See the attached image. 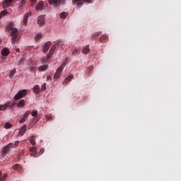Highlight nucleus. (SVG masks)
I'll return each mask as SVG.
<instances>
[{"label":"nucleus","mask_w":181,"mask_h":181,"mask_svg":"<svg viewBox=\"0 0 181 181\" xmlns=\"http://www.w3.org/2000/svg\"><path fill=\"white\" fill-rule=\"evenodd\" d=\"M6 32H8V33H10V36L12 37V45H15V43L19 40V37H18L19 35V30H18V28H15L13 23H8V26L6 28Z\"/></svg>","instance_id":"obj_1"},{"label":"nucleus","mask_w":181,"mask_h":181,"mask_svg":"<svg viewBox=\"0 0 181 181\" xmlns=\"http://www.w3.org/2000/svg\"><path fill=\"white\" fill-rule=\"evenodd\" d=\"M63 70H64V63L62 64L55 71L54 75V81H57L60 77H62V73H63Z\"/></svg>","instance_id":"obj_2"},{"label":"nucleus","mask_w":181,"mask_h":181,"mask_svg":"<svg viewBox=\"0 0 181 181\" xmlns=\"http://www.w3.org/2000/svg\"><path fill=\"white\" fill-rule=\"evenodd\" d=\"M49 5H53L54 8L59 9L60 5H64L66 0H48Z\"/></svg>","instance_id":"obj_3"},{"label":"nucleus","mask_w":181,"mask_h":181,"mask_svg":"<svg viewBox=\"0 0 181 181\" xmlns=\"http://www.w3.org/2000/svg\"><path fill=\"white\" fill-rule=\"evenodd\" d=\"M26 95H28V90L23 89L17 93V94L14 96V100H16V101H18L21 98H25Z\"/></svg>","instance_id":"obj_4"},{"label":"nucleus","mask_w":181,"mask_h":181,"mask_svg":"<svg viewBox=\"0 0 181 181\" xmlns=\"http://www.w3.org/2000/svg\"><path fill=\"white\" fill-rule=\"evenodd\" d=\"M12 148V143L7 144L6 146L3 147L1 150V156L2 158H5L6 155H8V152Z\"/></svg>","instance_id":"obj_5"},{"label":"nucleus","mask_w":181,"mask_h":181,"mask_svg":"<svg viewBox=\"0 0 181 181\" xmlns=\"http://www.w3.org/2000/svg\"><path fill=\"white\" fill-rule=\"evenodd\" d=\"M32 16V13L28 12L24 15L23 19V25L24 26H26L28 25V18H30Z\"/></svg>","instance_id":"obj_6"},{"label":"nucleus","mask_w":181,"mask_h":181,"mask_svg":"<svg viewBox=\"0 0 181 181\" xmlns=\"http://www.w3.org/2000/svg\"><path fill=\"white\" fill-rule=\"evenodd\" d=\"M50 46H52V42L50 41L45 42L42 49L43 53H47L49 49H50Z\"/></svg>","instance_id":"obj_7"},{"label":"nucleus","mask_w":181,"mask_h":181,"mask_svg":"<svg viewBox=\"0 0 181 181\" xmlns=\"http://www.w3.org/2000/svg\"><path fill=\"white\" fill-rule=\"evenodd\" d=\"M13 2V0H4L3 1V8H9L11 5H12V3Z\"/></svg>","instance_id":"obj_8"},{"label":"nucleus","mask_w":181,"mask_h":181,"mask_svg":"<svg viewBox=\"0 0 181 181\" xmlns=\"http://www.w3.org/2000/svg\"><path fill=\"white\" fill-rule=\"evenodd\" d=\"M45 6V3L43 1H40L37 2L36 5V11H43V8Z\"/></svg>","instance_id":"obj_9"},{"label":"nucleus","mask_w":181,"mask_h":181,"mask_svg":"<svg viewBox=\"0 0 181 181\" xmlns=\"http://www.w3.org/2000/svg\"><path fill=\"white\" fill-rule=\"evenodd\" d=\"M11 105V102H7L4 105H0V111H5Z\"/></svg>","instance_id":"obj_10"},{"label":"nucleus","mask_w":181,"mask_h":181,"mask_svg":"<svg viewBox=\"0 0 181 181\" xmlns=\"http://www.w3.org/2000/svg\"><path fill=\"white\" fill-rule=\"evenodd\" d=\"M30 152H31V156H34V158H37V151H36V147L30 148Z\"/></svg>","instance_id":"obj_11"},{"label":"nucleus","mask_w":181,"mask_h":181,"mask_svg":"<svg viewBox=\"0 0 181 181\" xmlns=\"http://www.w3.org/2000/svg\"><path fill=\"white\" fill-rule=\"evenodd\" d=\"M26 104V102L25 101V100L22 99L18 103H17V107L18 108H23V107H25Z\"/></svg>","instance_id":"obj_12"},{"label":"nucleus","mask_w":181,"mask_h":181,"mask_svg":"<svg viewBox=\"0 0 181 181\" xmlns=\"http://www.w3.org/2000/svg\"><path fill=\"white\" fill-rule=\"evenodd\" d=\"M33 91L34 94H39V93H40V87L39 85L34 86L33 88Z\"/></svg>","instance_id":"obj_13"},{"label":"nucleus","mask_w":181,"mask_h":181,"mask_svg":"<svg viewBox=\"0 0 181 181\" xmlns=\"http://www.w3.org/2000/svg\"><path fill=\"white\" fill-rule=\"evenodd\" d=\"M84 2H86V4H91V2H93V0H81L80 1L81 4H77L76 6H78V8H81V6H83Z\"/></svg>","instance_id":"obj_14"},{"label":"nucleus","mask_w":181,"mask_h":181,"mask_svg":"<svg viewBox=\"0 0 181 181\" xmlns=\"http://www.w3.org/2000/svg\"><path fill=\"white\" fill-rule=\"evenodd\" d=\"M49 69V66L47 64L41 65L39 66V71H46Z\"/></svg>","instance_id":"obj_15"},{"label":"nucleus","mask_w":181,"mask_h":181,"mask_svg":"<svg viewBox=\"0 0 181 181\" xmlns=\"http://www.w3.org/2000/svg\"><path fill=\"white\" fill-rule=\"evenodd\" d=\"M38 25H43L45 23V16H40L37 20Z\"/></svg>","instance_id":"obj_16"},{"label":"nucleus","mask_w":181,"mask_h":181,"mask_svg":"<svg viewBox=\"0 0 181 181\" xmlns=\"http://www.w3.org/2000/svg\"><path fill=\"white\" fill-rule=\"evenodd\" d=\"M26 132V125H23L21 129L19 130V135L23 136L25 135V133Z\"/></svg>","instance_id":"obj_17"},{"label":"nucleus","mask_w":181,"mask_h":181,"mask_svg":"<svg viewBox=\"0 0 181 181\" xmlns=\"http://www.w3.org/2000/svg\"><path fill=\"white\" fill-rule=\"evenodd\" d=\"M90 52V45H86L82 50L83 54H88Z\"/></svg>","instance_id":"obj_18"},{"label":"nucleus","mask_w":181,"mask_h":181,"mask_svg":"<svg viewBox=\"0 0 181 181\" xmlns=\"http://www.w3.org/2000/svg\"><path fill=\"white\" fill-rule=\"evenodd\" d=\"M9 53H11V52L9 51V49L8 48H4L1 50L2 56H8V54H9Z\"/></svg>","instance_id":"obj_19"},{"label":"nucleus","mask_w":181,"mask_h":181,"mask_svg":"<svg viewBox=\"0 0 181 181\" xmlns=\"http://www.w3.org/2000/svg\"><path fill=\"white\" fill-rule=\"evenodd\" d=\"M81 52L80 48L75 47L74 49L72 52V56H77V54H79Z\"/></svg>","instance_id":"obj_20"},{"label":"nucleus","mask_w":181,"mask_h":181,"mask_svg":"<svg viewBox=\"0 0 181 181\" xmlns=\"http://www.w3.org/2000/svg\"><path fill=\"white\" fill-rule=\"evenodd\" d=\"M35 138H36V136H32L29 137V141L31 145H36V140L35 139Z\"/></svg>","instance_id":"obj_21"},{"label":"nucleus","mask_w":181,"mask_h":181,"mask_svg":"<svg viewBox=\"0 0 181 181\" xmlns=\"http://www.w3.org/2000/svg\"><path fill=\"white\" fill-rule=\"evenodd\" d=\"M49 59H50V56L47 55V57H44L42 58L41 62L43 64L47 63L49 62Z\"/></svg>","instance_id":"obj_22"},{"label":"nucleus","mask_w":181,"mask_h":181,"mask_svg":"<svg viewBox=\"0 0 181 181\" xmlns=\"http://www.w3.org/2000/svg\"><path fill=\"white\" fill-rule=\"evenodd\" d=\"M42 37H43V35H42V33H38L35 37V42H39V40H40V39H42Z\"/></svg>","instance_id":"obj_23"},{"label":"nucleus","mask_w":181,"mask_h":181,"mask_svg":"<svg viewBox=\"0 0 181 181\" xmlns=\"http://www.w3.org/2000/svg\"><path fill=\"white\" fill-rule=\"evenodd\" d=\"M13 169H14V170H18V172H21V170H22V166H21V165L19 164H16L13 166Z\"/></svg>","instance_id":"obj_24"},{"label":"nucleus","mask_w":181,"mask_h":181,"mask_svg":"<svg viewBox=\"0 0 181 181\" xmlns=\"http://www.w3.org/2000/svg\"><path fill=\"white\" fill-rule=\"evenodd\" d=\"M8 179V173H4L3 175L0 176V181H5Z\"/></svg>","instance_id":"obj_25"},{"label":"nucleus","mask_w":181,"mask_h":181,"mask_svg":"<svg viewBox=\"0 0 181 181\" xmlns=\"http://www.w3.org/2000/svg\"><path fill=\"white\" fill-rule=\"evenodd\" d=\"M71 78H73V74H70L68 77H66L64 79V83H69V81H71Z\"/></svg>","instance_id":"obj_26"},{"label":"nucleus","mask_w":181,"mask_h":181,"mask_svg":"<svg viewBox=\"0 0 181 181\" xmlns=\"http://www.w3.org/2000/svg\"><path fill=\"white\" fill-rule=\"evenodd\" d=\"M80 2H81V0H72V4L75 6H77V5H81V3H80Z\"/></svg>","instance_id":"obj_27"},{"label":"nucleus","mask_w":181,"mask_h":181,"mask_svg":"<svg viewBox=\"0 0 181 181\" xmlns=\"http://www.w3.org/2000/svg\"><path fill=\"white\" fill-rule=\"evenodd\" d=\"M67 15H69V13H66V12H62L60 13V18L61 19H66V18H67Z\"/></svg>","instance_id":"obj_28"},{"label":"nucleus","mask_w":181,"mask_h":181,"mask_svg":"<svg viewBox=\"0 0 181 181\" xmlns=\"http://www.w3.org/2000/svg\"><path fill=\"white\" fill-rule=\"evenodd\" d=\"M15 73H16V69H13V70H11L10 71L9 78H12V77H13V76H15Z\"/></svg>","instance_id":"obj_29"},{"label":"nucleus","mask_w":181,"mask_h":181,"mask_svg":"<svg viewBox=\"0 0 181 181\" xmlns=\"http://www.w3.org/2000/svg\"><path fill=\"white\" fill-rule=\"evenodd\" d=\"M6 15H8V11L4 10V11H1L0 13V19H1V18H4V16H6Z\"/></svg>","instance_id":"obj_30"},{"label":"nucleus","mask_w":181,"mask_h":181,"mask_svg":"<svg viewBox=\"0 0 181 181\" xmlns=\"http://www.w3.org/2000/svg\"><path fill=\"white\" fill-rule=\"evenodd\" d=\"M21 141H16L15 143H11L12 144V148H18V146H19V144Z\"/></svg>","instance_id":"obj_31"},{"label":"nucleus","mask_w":181,"mask_h":181,"mask_svg":"<svg viewBox=\"0 0 181 181\" xmlns=\"http://www.w3.org/2000/svg\"><path fill=\"white\" fill-rule=\"evenodd\" d=\"M5 128L6 129H10V128H12V124L9 122H6L5 124Z\"/></svg>","instance_id":"obj_32"},{"label":"nucleus","mask_w":181,"mask_h":181,"mask_svg":"<svg viewBox=\"0 0 181 181\" xmlns=\"http://www.w3.org/2000/svg\"><path fill=\"white\" fill-rule=\"evenodd\" d=\"M107 39H108V36L107 35H103L102 37H100L101 42H105Z\"/></svg>","instance_id":"obj_33"},{"label":"nucleus","mask_w":181,"mask_h":181,"mask_svg":"<svg viewBox=\"0 0 181 181\" xmlns=\"http://www.w3.org/2000/svg\"><path fill=\"white\" fill-rule=\"evenodd\" d=\"M29 115H30V111L28 110L25 112V114L23 115V117L26 119L28 118V117H29Z\"/></svg>","instance_id":"obj_34"},{"label":"nucleus","mask_w":181,"mask_h":181,"mask_svg":"<svg viewBox=\"0 0 181 181\" xmlns=\"http://www.w3.org/2000/svg\"><path fill=\"white\" fill-rule=\"evenodd\" d=\"M46 90V83H44L41 86V91H45Z\"/></svg>","instance_id":"obj_35"},{"label":"nucleus","mask_w":181,"mask_h":181,"mask_svg":"<svg viewBox=\"0 0 181 181\" xmlns=\"http://www.w3.org/2000/svg\"><path fill=\"white\" fill-rule=\"evenodd\" d=\"M33 117H36L37 115V110H34L31 112Z\"/></svg>","instance_id":"obj_36"},{"label":"nucleus","mask_w":181,"mask_h":181,"mask_svg":"<svg viewBox=\"0 0 181 181\" xmlns=\"http://www.w3.org/2000/svg\"><path fill=\"white\" fill-rule=\"evenodd\" d=\"M24 62H25V60L23 59H21L20 61L18 62V64L20 66H23Z\"/></svg>","instance_id":"obj_37"},{"label":"nucleus","mask_w":181,"mask_h":181,"mask_svg":"<svg viewBox=\"0 0 181 181\" xmlns=\"http://www.w3.org/2000/svg\"><path fill=\"white\" fill-rule=\"evenodd\" d=\"M54 53V51L50 49L47 56H50V57H52V56H53Z\"/></svg>","instance_id":"obj_38"},{"label":"nucleus","mask_w":181,"mask_h":181,"mask_svg":"<svg viewBox=\"0 0 181 181\" xmlns=\"http://www.w3.org/2000/svg\"><path fill=\"white\" fill-rule=\"evenodd\" d=\"M26 121V118L23 117L21 119L20 122L21 124H23V122H25Z\"/></svg>","instance_id":"obj_39"},{"label":"nucleus","mask_w":181,"mask_h":181,"mask_svg":"<svg viewBox=\"0 0 181 181\" xmlns=\"http://www.w3.org/2000/svg\"><path fill=\"white\" fill-rule=\"evenodd\" d=\"M50 49L54 52L56 50V45H52Z\"/></svg>","instance_id":"obj_40"},{"label":"nucleus","mask_w":181,"mask_h":181,"mask_svg":"<svg viewBox=\"0 0 181 181\" xmlns=\"http://www.w3.org/2000/svg\"><path fill=\"white\" fill-rule=\"evenodd\" d=\"M47 81H49V80H52V76L50 75L47 76Z\"/></svg>","instance_id":"obj_41"},{"label":"nucleus","mask_w":181,"mask_h":181,"mask_svg":"<svg viewBox=\"0 0 181 181\" xmlns=\"http://www.w3.org/2000/svg\"><path fill=\"white\" fill-rule=\"evenodd\" d=\"M32 2V6H33V5H35V4H36V2L37 1V0H30Z\"/></svg>","instance_id":"obj_42"},{"label":"nucleus","mask_w":181,"mask_h":181,"mask_svg":"<svg viewBox=\"0 0 181 181\" xmlns=\"http://www.w3.org/2000/svg\"><path fill=\"white\" fill-rule=\"evenodd\" d=\"M46 119H52V115H46Z\"/></svg>","instance_id":"obj_43"},{"label":"nucleus","mask_w":181,"mask_h":181,"mask_svg":"<svg viewBox=\"0 0 181 181\" xmlns=\"http://www.w3.org/2000/svg\"><path fill=\"white\" fill-rule=\"evenodd\" d=\"M45 152V149L42 148L40 151V153H43Z\"/></svg>","instance_id":"obj_44"},{"label":"nucleus","mask_w":181,"mask_h":181,"mask_svg":"<svg viewBox=\"0 0 181 181\" xmlns=\"http://www.w3.org/2000/svg\"><path fill=\"white\" fill-rule=\"evenodd\" d=\"M95 36H100V33H96Z\"/></svg>","instance_id":"obj_45"},{"label":"nucleus","mask_w":181,"mask_h":181,"mask_svg":"<svg viewBox=\"0 0 181 181\" xmlns=\"http://www.w3.org/2000/svg\"><path fill=\"white\" fill-rule=\"evenodd\" d=\"M16 52H20L19 48L16 49Z\"/></svg>","instance_id":"obj_46"},{"label":"nucleus","mask_w":181,"mask_h":181,"mask_svg":"<svg viewBox=\"0 0 181 181\" xmlns=\"http://www.w3.org/2000/svg\"><path fill=\"white\" fill-rule=\"evenodd\" d=\"M23 4H25V0H22Z\"/></svg>","instance_id":"obj_47"},{"label":"nucleus","mask_w":181,"mask_h":181,"mask_svg":"<svg viewBox=\"0 0 181 181\" xmlns=\"http://www.w3.org/2000/svg\"><path fill=\"white\" fill-rule=\"evenodd\" d=\"M0 176H2V173L0 171Z\"/></svg>","instance_id":"obj_48"},{"label":"nucleus","mask_w":181,"mask_h":181,"mask_svg":"<svg viewBox=\"0 0 181 181\" xmlns=\"http://www.w3.org/2000/svg\"><path fill=\"white\" fill-rule=\"evenodd\" d=\"M0 43H2V41L0 40Z\"/></svg>","instance_id":"obj_49"},{"label":"nucleus","mask_w":181,"mask_h":181,"mask_svg":"<svg viewBox=\"0 0 181 181\" xmlns=\"http://www.w3.org/2000/svg\"><path fill=\"white\" fill-rule=\"evenodd\" d=\"M39 47H37L36 49H37Z\"/></svg>","instance_id":"obj_50"}]
</instances>
